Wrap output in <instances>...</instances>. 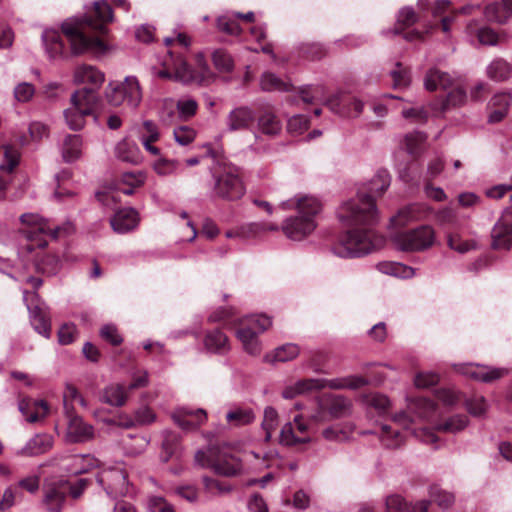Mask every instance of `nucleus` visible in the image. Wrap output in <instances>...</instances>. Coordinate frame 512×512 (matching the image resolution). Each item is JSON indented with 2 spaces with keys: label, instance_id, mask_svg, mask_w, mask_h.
<instances>
[{
  "label": "nucleus",
  "instance_id": "393cba45",
  "mask_svg": "<svg viewBox=\"0 0 512 512\" xmlns=\"http://www.w3.org/2000/svg\"><path fill=\"white\" fill-rule=\"evenodd\" d=\"M255 120L254 112L247 106L236 107L226 117L227 130L230 132L248 129Z\"/></svg>",
  "mask_w": 512,
  "mask_h": 512
},
{
  "label": "nucleus",
  "instance_id": "0eeeda50",
  "mask_svg": "<svg viewBox=\"0 0 512 512\" xmlns=\"http://www.w3.org/2000/svg\"><path fill=\"white\" fill-rule=\"evenodd\" d=\"M271 324V319L265 315H252L240 321L236 336L247 353L251 355L260 354L261 344L258 335L267 330Z\"/></svg>",
  "mask_w": 512,
  "mask_h": 512
},
{
  "label": "nucleus",
  "instance_id": "49530a36",
  "mask_svg": "<svg viewBox=\"0 0 512 512\" xmlns=\"http://www.w3.org/2000/svg\"><path fill=\"white\" fill-rule=\"evenodd\" d=\"M261 89L264 91H280L287 92L291 88V84L280 79L273 73L266 72L262 75L260 80Z\"/></svg>",
  "mask_w": 512,
  "mask_h": 512
},
{
  "label": "nucleus",
  "instance_id": "423d86ee",
  "mask_svg": "<svg viewBox=\"0 0 512 512\" xmlns=\"http://www.w3.org/2000/svg\"><path fill=\"white\" fill-rule=\"evenodd\" d=\"M195 461L201 467H208L219 475L232 477L238 475L242 470L240 460L227 450L211 447L207 451H197Z\"/></svg>",
  "mask_w": 512,
  "mask_h": 512
},
{
  "label": "nucleus",
  "instance_id": "13d9d810",
  "mask_svg": "<svg viewBox=\"0 0 512 512\" xmlns=\"http://www.w3.org/2000/svg\"><path fill=\"white\" fill-rule=\"evenodd\" d=\"M23 495L21 491L17 489V487L13 484L8 486L3 493L2 499L0 501V510H7L11 508L18 501L22 500Z\"/></svg>",
  "mask_w": 512,
  "mask_h": 512
},
{
  "label": "nucleus",
  "instance_id": "bb28decb",
  "mask_svg": "<svg viewBox=\"0 0 512 512\" xmlns=\"http://www.w3.org/2000/svg\"><path fill=\"white\" fill-rule=\"evenodd\" d=\"M430 502L421 500L412 505L404 500L401 495H389L385 499L386 512H429Z\"/></svg>",
  "mask_w": 512,
  "mask_h": 512
},
{
  "label": "nucleus",
  "instance_id": "6e6552de",
  "mask_svg": "<svg viewBox=\"0 0 512 512\" xmlns=\"http://www.w3.org/2000/svg\"><path fill=\"white\" fill-rule=\"evenodd\" d=\"M393 246L403 252H419L430 248L435 241V233L428 225L391 235Z\"/></svg>",
  "mask_w": 512,
  "mask_h": 512
},
{
  "label": "nucleus",
  "instance_id": "2f4dec72",
  "mask_svg": "<svg viewBox=\"0 0 512 512\" xmlns=\"http://www.w3.org/2000/svg\"><path fill=\"white\" fill-rule=\"evenodd\" d=\"M424 216V209L419 204L408 205L398 211V213L391 217L390 225L392 227H404L414 221L421 220Z\"/></svg>",
  "mask_w": 512,
  "mask_h": 512
},
{
  "label": "nucleus",
  "instance_id": "f8f14e48",
  "mask_svg": "<svg viewBox=\"0 0 512 512\" xmlns=\"http://www.w3.org/2000/svg\"><path fill=\"white\" fill-rule=\"evenodd\" d=\"M214 192L227 200H237L245 193V188L235 166H224L219 175L215 176Z\"/></svg>",
  "mask_w": 512,
  "mask_h": 512
},
{
  "label": "nucleus",
  "instance_id": "ea45409f",
  "mask_svg": "<svg viewBox=\"0 0 512 512\" xmlns=\"http://www.w3.org/2000/svg\"><path fill=\"white\" fill-rule=\"evenodd\" d=\"M379 272L398 277V278H411L414 276L415 271L413 268L406 266L402 263L383 261L376 265Z\"/></svg>",
  "mask_w": 512,
  "mask_h": 512
},
{
  "label": "nucleus",
  "instance_id": "052dcab7",
  "mask_svg": "<svg viewBox=\"0 0 512 512\" xmlns=\"http://www.w3.org/2000/svg\"><path fill=\"white\" fill-rule=\"evenodd\" d=\"M196 131L190 126H178L173 130V136L176 143L182 146L189 145L196 138Z\"/></svg>",
  "mask_w": 512,
  "mask_h": 512
},
{
  "label": "nucleus",
  "instance_id": "cd10ccee",
  "mask_svg": "<svg viewBox=\"0 0 512 512\" xmlns=\"http://www.w3.org/2000/svg\"><path fill=\"white\" fill-rule=\"evenodd\" d=\"M138 222V212L133 208L118 210L110 220L112 229L119 234H124L135 229Z\"/></svg>",
  "mask_w": 512,
  "mask_h": 512
},
{
  "label": "nucleus",
  "instance_id": "f3484780",
  "mask_svg": "<svg viewBox=\"0 0 512 512\" xmlns=\"http://www.w3.org/2000/svg\"><path fill=\"white\" fill-rule=\"evenodd\" d=\"M455 370L468 378L484 383L494 382L509 374V369L504 367H492L473 363L455 365Z\"/></svg>",
  "mask_w": 512,
  "mask_h": 512
},
{
  "label": "nucleus",
  "instance_id": "8fccbe9b",
  "mask_svg": "<svg viewBox=\"0 0 512 512\" xmlns=\"http://www.w3.org/2000/svg\"><path fill=\"white\" fill-rule=\"evenodd\" d=\"M156 157L157 159L152 164V168L156 174L159 176H170L177 173L180 167L178 160L162 157L161 154Z\"/></svg>",
  "mask_w": 512,
  "mask_h": 512
},
{
  "label": "nucleus",
  "instance_id": "37998d69",
  "mask_svg": "<svg viewBox=\"0 0 512 512\" xmlns=\"http://www.w3.org/2000/svg\"><path fill=\"white\" fill-rule=\"evenodd\" d=\"M512 75L511 65L501 59L493 60L487 67V76L495 81H505Z\"/></svg>",
  "mask_w": 512,
  "mask_h": 512
},
{
  "label": "nucleus",
  "instance_id": "4be33fe9",
  "mask_svg": "<svg viewBox=\"0 0 512 512\" xmlns=\"http://www.w3.org/2000/svg\"><path fill=\"white\" fill-rule=\"evenodd\" d=\"M323 409L327 410L331 420L346 418L353 413V402L351 399L337 394H327L322 397Z\"/></svg>",
  "mask_w": 512,
  "mask_h": 512
},
{
  "label": "nucleus",
  "instance_id": "4c0bfd02",
  "mask_svg": "<svg viewBox=\"0 0 512 512\" xmlns=\"http://www.w3.org/2000/svg\"><path fill=\"white\" fill-rule=\"evenodd\" d=\"M62 157L65 162H74L82 154V138L79 135H67L62 144Z\"/></svg>",
  "mask_w": 512,
  "mask_h": 512
},
{
  "label": "nucleus",
  "instance_id": "c9c22d12",
  "mask_svg": "<svg viewBox=\"0 0 512 512\" xmlns=\"http://www.w3.org/2000/svg\"><path fill=\"white\" fill-rule=\"evenodd\" d=\"M436 404L427 398H414L408 401L407 410L421 419H429L436 412Z\"/></svg>",
  "mask_w": 512,
  "mask_h": 512
},
{
  "label": "nucleus",
  "instance_id": "a211bd4d",
  "mask_svg": "<svg viewBox=\"0 0 512 512\" xmlns=\"http://www.w3.org/2000/svg\"><path fill=\"white\" fill-rule=\"evenodd\" d=\"M20 221L26 225L27 228L23 230L26 238L30 241H35L38 247H45L47 241V231H52L49 223L38 214L25 213L21 215Z\"/></svg>",
  "mask_w": 512,
  "mask_h": 512
},
{
  "label": "nucleus",
  "instance_id": "79ce46f5",
  "mask_svg": "<svg viewBox=\"0 0 512 512\" xmlns=\"http://www.w3.org/2000/svg\"><path fill=\"white\" fill-rule=\"evenodd\" d=\"M70 460L71 467L67 471L74 475L87 473L98 466V460L92 455H74Z\"/></svg>",
  "mask_w": 512,
  "mask_h": 512
},
{
  "label": "nucleus",
  "instance_id": "f257e3e1",
  "mask_svg": "<svg viewBox=\"0 0 512 512\" xmlns=\"http://www.w3.org/2000/svg\"><path fill=\"white\" fill-rule=\"evenodd\" d=\"M390 185L386 171L378 172L357 195L344 202L337 210L339 221L350 227L333 243L331 251L340 258H359L384 246V238L371 227L378 221L375 197L382 195Z\"/></svg>",
  "mask_w": 512,
  "mask_h": 512
},
{
  "label": "nucleus",
  "instance_id": "5fc2aeb1",
  "mask_svg": "<svg viewBox=\"0 0 512 512\" xmlns=\"http://www.w3.org/2000/svg\"><path fill=\"white\" fill-rule=\"evenodd\" d=\"M467 411L474 417H481L488 410V403L483 396L475 395L465 402Z\"/></svg>",
  "mask_w": 512,
  "mask_h": 512
},
{
  "label": "nucleus",
  "instance_id": "2eb2a0df",
  "mask_svg": "<svg viewBox=\"0 0 512 512\" xmlns=\"http://www.w3.org/2000/svg\"><path fill=\"white\" fill-rule=\"evenodd\" d=\"M309 430V424L304 417L296 415L291 421L282 426L279 442L287 447L309 444L312 441Z\"/></svg>",
  "mask_w": 512,
  "mask_h": 512
},
{
  "label": "nucleus",
  "instance_id": "1a4fd4ad",
  "mask_svg": "<svg viewBox=\"0 0 512 512\" xmlns=\"http://www.w3.org/2000/svg\"><path fill=\"white\" fill-rule=\"evenodd\" d=\"M106 99L113 106L138 107L142 100L138 79L135 76H127L123 82L109 83L106 88Z\"/></svg>",
  "mask_w": 512,
  "mask_h": 512
},
{
  "label": "nucleus",
  "instance_id": "bf43d9fd",
  "mask_svg": "<svg viewBox=\"0 0 512 512\" xmlns=\"http://www.w3.org/2000/svg\"><path fill=\"white\" fill-rule=\"evenodd\" d=\"M80 395L81 394L75 386L71 384H67L65 386L63 391V408L65 415H71V413H74V402H77Z\"/></svg>",
  "mask_w": 512,
  "mask_h": 512
},
{
  "label": "nucleus",
  "instance_id": "e433bc0d",
  "mask_svg": "<svg viewBox=\"0 0 512 512\" xmlns=\"http://www.w3.org/2000/svg\"><path fill=\"white\" fill-rule=\"evenodd\" d=\"M204 346L209 352L225 354L230 346L227 336L220 330L208 332L204 338Z\"/></svg>",
  "mask_w": 512,
  "mask_h": 512
},
{
  "label": "nucleus",
  "instance_id": "a18cd8bd",
  "mask_svg": "<svg viewBox=\"0 0 512 512\" xmlns=\"http://www.w3.org/2000/svg\"><path fill=\"white\" fill-rule=\"evenodd\" d=\"M204 490L212 497L228 495L232 492L233 486L225 481H219L210 477L202 479Z\"/></svg>",
  "mask_w": 512,
  "mask_h": 512
},
{
  "label": "nucleus",
  "instance_id": "de8ad7c7",
  "mask_svg": "<svg viewBox=\"0 0 512 512\" xmlns=\"http://www.w3.org/2000/svg\"><path fill=\"white\" fill-rule=\"evenodd\" d=\"M427 136L422 132L408 133L404 138V147L408 154L418 156L422 153Z\"/></svg>",
  "mask_w": 512,
  "mask_h": 512
},
{
  "label": "nucleus",
  "instance_id": "6e6d98bb",
  "mask_svg": "<svg viewBox=\"0 0 512 512\" xmlns=\"http://www.w3.org/2000/svg\"><path fill=\"white\" fill-rule=\"evenodd\" d=\"M466 101V92L461 88L451 90L441 103V110L446 111L463 105Z\"/></svg>",
  "mask_w": 512,
  "mask_h": 512
},
{
  "label": "nucleus",
  "instance_id": "412c9836",
  "mask_svg": "<svg viewBox=\"0 0 512 512\" xmlns=\"http://www.w3.org/2000/svg\"><path fill=\"white\" fill-rule=\"evenodd\" d=\"M171 417L181 429L194 430L206 422L207 413L201 408L179 407Z\"/></svg>",
  "mask_w": 512,
  "mask_h": 512
},
{
  "label": "nucleus",
  "instance_id": "69168bd1",
  "mask_svg": "<svg viewBox=\"0 0 512 512\" xmlns=\"http://www.w3.org/2000/svg\"><path fill=\"white\" fill-rule=\"evenodd\" d=\"M35 94V88L31 83L21 82L14 88V98L17 102H29Z\"/></svg>",
  "mask_w": 512,
  "mask_h": 512
},
{
  "label": "nucleus",
  "instance_id": "c03bdc74",
  "mask_svg": "<svg viewBox=\"0 0 512 512\" xmlns=\"http://www.w3.org/2000/svg\"><path fill=\"white\" fill-rule=\"evenodd\" d=\"M226 420L233 426H243L255 420V413L251 408L236 407L227 412Z\"/></svg>",
  "mask_w": 512,
  "mask_h": 512
},
{
  "label": "nucleus",
  "instance_id": "b1692460",
  "mask_svg": "<svg viewBox=\"0 0 512 512\" xmlns=\"http://www.w3.org/2000/svg\"><path fill=\"white\" fill-rule=\"evenodd\" d=\"M138 139L148 153L159 156L160 149L154 145L160 139V131L157 124L152 120H144L137 128Z\"/></svg>",
  "mask_w": 512,
  "mask_h": 512
},
{
  "label": "nucleus",
  "instance_id": "6ab92c4d",
  "mask_svg": "<svg viewBox=\"0 0 512 512\" xmlns=\"http://www.w3.org/2000/svg\"><path fill=\"white\" fill-rule=\"evenodd\" d=\"M494 249H509L512 245V206L505 209L491 231Z\"/></svg>",
  "mask_w": 512,
  "mask_h": 512
},
{
  "label": "nucleus",
  "instance_id": "864d4df0",
  "mask_svg": "<svg viewBox=\"0 0 512 512\" xmlns=\"http://www.w3.org/2000/svg\"><path fill=\"white\" fill-rule=\"evenodd\" d=\"M395 89L406 88L410 85V70L404 67L400 62L395 64V68L390 72Z\"/></svg>",
  "mask_w": 512,
  "mask_h": 512
},
{
  "label": "nucleus",
  "instance_id": "20e7f679",
  "mask_svg": "<svg viewBox=\"0 0 512 512\" xmlns=\"http://www.w3.org/2000/svg\"><path fill=\"white\" fill-rule=\"evenodd\" d=\"M197 63L198 72L193 70L182 56H174L172 52H169V57L164 62V68L159 71L158 75L161 78L173 79L183 84H196L203 87L213 84L217 76L205 63L203 55L197 56Z\"/></svg>",
  "mask_w": 512,
  "mask_h": 512
},
{
  "label": "nucleus",
  "instance_id": "9d476101",
  "mask_svg": "<svg viewBox=\"0 0 512 512\" xmlns=\"http://www.w3.org/2000/svg\"><path fill=\"white\" fill-rule=\"evenodd\" d=\"M369 381L361 376H346L334 379H323V378H308L298 380L295 385L296 389L299 390L300 394H304L313 390H321L324 388H330L335 390L340 389H358L368 385Z\"/></svg>",
  "mask_w": 512,
  "mask_h": 512
},
{
  "label": "nucleus",
  "instance_id": "39448f33",
  "mask_svg": "<svg viewBox=\"0 0 512 512\" xmlns=\"http://www.w3.org/2000/svg\"><path fill=\"white\" fill-rule=\"evenodd\" d=\"M99 100L93 89L81 88L71 95V106L64 110V118L71 130H80L85 125V118L91 115Z\"/></svg>",
  "mask_w": 512,
  "mask_h": 512
},
{
  "label": "nucleus",
  "instance_id": "aec40b11",
  "mask_svg": "<svg viewBox=\"0 0 512 512\" xmlns=\"http://www.w3.org/2000/svg\"><path fill=\"white\" fill-rule=\"evenodd\" d=\"M3 161L0 163V191H5L12 181V172L20 161V152L9 145L0 147Z\"/></svg>",
  "mask_w": 512,
  "mask_h": 512
},
{
  "label": "nucleus",
  "instance_id": "4468645a",
  "mask_svg": "<svg viewBox=\"0 0 512 512\" xmlns=\"http://www.w3.org/2000/svg\"><path fill=\"white\" fill-rule=\"evenodd\" d=\"M23 297L30 313L33 328L45 338H49L51 335V321L48 307L40 301L38 294L35 292L24 291Z\"/></svg>",
  "mask_w": 512,
  "mask_h": 512
},
{
  "label": "nucleus",
  "instance_id": "338daca9",
  "mask_svg": "<svg viewBox=\"0 0 512 512\" xmlns=\"http://www.w3.org/2000/svg\"><path fill=\"white\" fill-rule=\"evenodd\" d=\"M440 380L439 374L431 371L427 372H419L415 378L414 383L418 388H428L430 386L436 385Z\"/></svg>",
  "mask_w": 512,
  "mask_h": 512
},
{
  "label": "nucleus",
  "instance_id": "c85d7f7f",
  "mask_svg": "<svg viewBox=\"0 0 512 512\" xmlns=\"http://www.w3.org/2000/svg\"><path fill=\"white\" fill-rule=\"evenodd\" d=\"M115 157L122 161L133 165L142 163L143 157L140 148L135 142L124 138L120 140L114 148Z\"/></svg>",
  "mask_w": 512,
  "mask_h": 512
},
{
  "label": "nucleus",
  "instance_id": "7ed1b4c3",
  "mask_svg": "<svg viewBox=\"0 0 512 512\" xmlns=\"http://www.w3.org/2000/svg\"><path fill=\"white\" fill-rule=\"evenodd\" d=\"M283 210L296 209L297 215L282 223V231L291 240L300 241L316 228L315 217L321 210V203L312 196L298 195L280 204Z\"/></svg>",
  "mask_w": 512,
  "mask_h": 512
},
{
  "label": "nucleus",
  "instance_id": "7c9ffc66",
  "mask_svg": "<svg viewBox=\"0 0 512 512\" xmlns=\"http://www.w3.org/2000/svg\"><path fill=\"white\" fill-rule=\"evenodd\" d=\"M485 17L488 21L505 23L512 14V0H494L485 6Z\"/></svg>",
  "mask_w": 512,
  "mask_h": 512
},
{
  "label": "nucleus",
  "instance_id": "09e8293b",
  "mask_svg": "<svg viewBox=\"0 0 512 512\" xmlns=\"http://www.w3.org/2000/svg\"><path fill=\"white\" fill-rule=\"evenodd\" d=\"M279 424V415L276 409L272 406H268L264 409V416L262 420V429L265 431L264 440L269 442L272 439V435Z\"/></svg>",
  "mask_w": 512,
  "mask_h": 512
},
{
  "label": "nucleus",
  "instance_id": "c756f323",
  "mask_svg": "<svg viewBox=\"0 0 512 512\" xmlns=\"http://www.w3.org/2000/svg\"><path fill=\"white\" fill-rule=\"evenodd\" d=\"M129 391L120 383H111L101 392L100 401L113 407H122L128 400Z\"/></svg>",
  "mask_w": 512,
  "mask_h": 512
},
{
  "label": "nucleus",
  "instance_id": "5701e85b",
  "mask_svg": "<svg viewBox=\"0 0 512 512\" xmlns=\"http://www.w3.org/2000/svg\"><path fill=\"white\" fill-rule=\"evenodd\" d=\"M68 425L66 431V440L70 443H82L91 440L94 437V428L83 421L75 413L66 415Z\"/></svg>",
  "mask_w": 512,
  "mask_h": 512
},
{
  "label": "nucleus",
  "instance_id": "603ef678",
  "mask_svg": "<svg viewBox=\"0 0 512 512\" xmlns=\"http://www.w3.org/2000/svg\"><path fill=\"white\" fill-rule=\"evenodd\" d=\"M299 95L307 104L321 102L325 99V88L322 85H306L300 88Z\"/></svg>",
  "mask_w": 512,
  "mask_h": 512
},
{
  "label": "nucleus",
  "instance_id": "4d7b16f0",
  "mask_svg": "<svg viewBox=\"0 0 512 512\" xmlns=\"http://www.w3.org/2000/svg\"><path fill=\"white\" fill-rule=\"evenodd\" d=\"M215 68L220 72H231L234 68L232 57L224 50H216L212 54Z\"/></svg>",
  "mask_w": 512,
  "mask_h": 512
},
{
  "label": "nucleus",
  "instance_id": "680f3d73",
  "mask_svg": "<svg viewBox=\"0 0 512 512\" xmlns=\"http://www.w3.org/2000/svg\"><path fill=\"white\" fill-rule=\"evenodd\" d=\"M133 419L136 422V426H147L154 423L157 416L150 407L141 406L134 411Z\"/></svg>",
  "mask_w": 512,
  "mask_h": 512
},
{
  "label": "nucleus",
  "instance_id": "a19ab883",
  "mask_svg": "<svg viewBox=\"0 0 512 512\" xmlns=\"http://www.w3.org/2000/svg\"><path fill=\"white\" fill-rule=\"evenodd\" d=\"M469 424V419L466 415L456 414L435 426V430L443 433L455 434L464 430Z\"/></svg>",
  "mask_w": 512,
  "mask_h": 512
},
{
  "label": "nucleus",
  "instance_id": "dca6fc26",
  "mask_svg": "<svg viewBox=\"0 0 512 512\" xmlns=\"http://www.w3.org/2000/svg\"><path fill=\"white\" fill-rule=\"evenodd\" d=\"M69 482L62 479L46 480L43 484L42 504L49 512H62L67 493Z\"/></svg>",
  "mask_w": 512,
  "mask_h": 512
},
{
  "label": "nucleus",
  "instance_id": "a878e982",
  "mask_svg": "<svg viewBox=\"0 0 512 512\" xmlns=\"http://www.w3.org/2000/svg\"><path fill=\"white\" fill-rule=\"evenodd\" d=\"M105 80V75L100 70L92 65H80L74 71V82L77 84H89L95 93L98 95L97 90L102 86ZM88 89V87H85Z\"/></svg>",
  "mask_w": 512,
  "mask_h": 512
},
{
  "label": "nucleus",
  "instance_id": "9b49d317",
  "mask_svg": "<svg viewBox=\"0 0 512 512\" xmlns=\"http://www.w3.org/2000/svg\"><path fill=\"white\" fill-rule=\"evenodd\" d=\"M98 484L112 499L126 496L130 493L127 472L121 465L102 469L97 475Z\"/></svg>",
  "mask_w": 512,
  "mask_h": 512
},
{
  "label": "nucleus",
  "instance_id": "e2e57ef3",
  "mask_svg": "<svg viewBox=\"0 0 512 512\" xmlns=\"http://www.w3.org/2000/svg\"><path fill=\"white\" fill-rule=\"evenodd\" d=\"M176 108L182 119H189L196 114L198 103L192 98H184L177 101Z\"/></svg>",
  "mask_w": 512,
  "mask_h": 512
},
{
  "label": "nucleus",
  "instance_id": "ddd939ff",
  "mask_svg": "<svg viewBox=\"0 0 512 512\" xmlns=\"http://www.w3.org/2000/svg\"><path fill=\"white\" fill-rule=\"evenodd\" d=\"M412 420L406 412H400L394 415L392 424H381L374 431L384 447L396 449L402 446L405 441V435L401 429H407Z\"/></svg>",
  "mask_w": 512,
  "mask_h": 512
},
{
  "label": "nucleus",
  "instance_id": "72a5a7b5",
  "mask_svg": "<svg viewBox=\"0 0 512 512\" xmlns=\"http://www.w3.org/2000/svg\"><path fill=\"white\" fill-rule=\"evenodd\" d=\"M46 54L50 59H58L64 54V43L58 31L46 29L42 33Z\"/></svg>",
  "mask_w": 512,
  "mask_h": 512
},
{
  "label": "nucleus",
  "instance_id": "f03ea898",
  "mask_svg": "<svg viewBox=\"0 0 512 512\" xmlns=\"http://www.w3.org/2000/svg\"><path fill=\"white\" fill-rule=\"evenodd\" d=\"M113 21V11L107 0H98L83 18L69 19L63 22L62 31L70 43L71 52L80 55L91 52L104 54L108 47L98 37L88 34V30L106 33V25Z\"/></svg>",
  "mask_w": 512,
  "mask_h": 512
},
{
  "label": "nucleus",
  "instance_id": "3c124183",
  "mask_svg": "<svg viewBox=\"0 0 512 512\" xmlns=\"http://www.w3.org/2000/svg\"><path fill=\"white\" fill-rule=\"evenodd\" d=\"M62 267V261L55 254H46L37 261V269L46 275L57 274Z\"/></svg>",
  "mask_w": 512,
  "mask_h": 512
},
{
  "label": "nucleus",
  "instance_id": "f704fd0d",
  "mask_svg": "<svg viewBox=\"0 0 512 512\" xmlns=\"http://www.w3.org/2000/svg\"><path fill=\"white\" fill-rule=\"evenodd\" d=\"M452 85L451 76L437 68L430 69L424 78V87L428 91L447 89Z\"/></svg>",
  "mask_w": 512,
  "mask_h": 512
},
{
  "label": "nucleus",
  "instance_id": "473e14b6",
  "mask_svg": "<svg viewBox=\"0 0 512 512\" xmlns=\"http://www.w3.org/2000/svg\"><path fill=\"white\" fill-rule=\"evenodd\" d=\"M53 446V438L48 434H37L31 438L18 452L22 456H37L49 451Z\"/></svg>",
  "mask_w": 512,
  "mask_h": 512
},
{
  "label": "nucleus",
  "instance_id": "774afa93",
  "mask_svg": "<svg viewBox=\"0 0 512 512\" xmlns=\"http://www.w3.org/2000/svg\"><path fill=\"white\" fill-rule=\"evenodd\" d=\"M322 437L331 442H341L348 439V432L339 425L328 426L322 431Z\"/></svg>",
  "mask_w": 512,
  "mask_h": 512
},
{
  "label": "nucleus",
  "instance_id": "0e129e2a",
  "mask_svg": "<svg viewBox=\"0 0 512 512\" xmlns=\"http://www.w3.org/2000/svg\"><path fill=\"white\" fill-rule=\"evenodd\" d=\"M173 493L176 496H179L180 498L190 502L195 503L199 499V490L196 486L185 484V485H179L173 489Z\"/></svg>",
  "mask_w": 512,
  "mask_h": 512
},
{
  "label": "nucleus",
  "instance_id": "58836bf2",
  "mask_svg": "<svg viewBox=\"0 0 512 512\" xmlns=\"http://www.w3.org/2000/svg\"><path fill=\"white\" fill-rule=\"evenodd\" d=\"M257 126L261 133L269 136L279 134L282 129V125L278 117L269 110H265L259 115Z\"/></svg>",
  "mask_w": 512,
  "mask_h": 512
}]
</instances>
